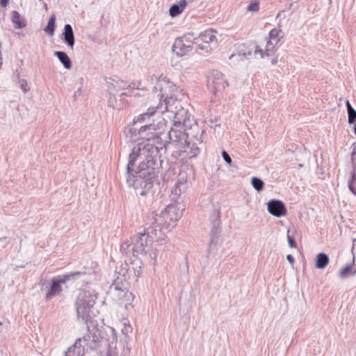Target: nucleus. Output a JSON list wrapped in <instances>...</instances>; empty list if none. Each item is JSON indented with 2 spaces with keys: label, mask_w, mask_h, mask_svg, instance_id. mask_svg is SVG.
I'll list each match as a JSON object with an SVG mask.
<instances>
[{
  "label": "nucleus",
  "mask_w": 356,
  "mask_h": 356,
  "mask_svg": "<svg viewBox=\"0 0 356 356\" xmlns=\"http://www.w3.org/2000/svg\"><path fill=\"white\" fill-rule=\"evenodd\" d=\"M108 90L109 94L115 93L122 90L118 80H113L111 82L108 83Z\"/></svg>",
  "instance_id": "28"
},
{
  "label": "nucleus",
  "mask_w": 356,
  "mask_h": 356,
  "mask_svg": "<svg viewBox=\"0 0 356 356\" xmlns=\"http://www.w3.org/2000/svg\"><path fill=\"white\" fill-rule=\"evenodd\" d=\"M63 282V281L62 280L53 279L50 284H48L46 283V282L42 283V286H45L47 289V292L45 294L46 300H50L60 293L62 291L61 284Z\"/></svg>",
  "instance_id": "14"
},
{
  "label": "nucleus",
  "mask_w": 356,
  "mask_h": 356,
  "mask_svg": "<svg viewBox=\"0 0 356 356\" xmlns=\"http://www.w3.org/2000/svg\"><path fill=\"white\" fill-rule=\"evenodd\" d=\"M156 246V245H155V243L152 244L151 243L147 250H145V252H143L147 257V259L149 261V262L153 265L156 264L159 255V251Z\"/></svg>",
  "instance_id": "17"
},
{
  "label": "nucleus",
  "mask_w": 356,
  "mask_h": 356,
  "mask_svg": "<svg viewBox=\"0 0 356 356\" xmlns=\"http://www.w3.org/2000/svg\"><path fill=\"white\" fill-rule=\"evenodd\" d=\"M11 20L15 24V28L22 29L26 26L25 23L21 19V16L18 12L13 10L11 13Z\"/></svg>",
  "instance_id": "23"
},
{
  "label": "nucleus",
  "mask_w": 356,
  "mask_h": 356,
  "mask_svg": "<svg viewBox=\"0 0 356 356\" xmlns=\"http://www.w3.org/2000/svg\"><path fill=\"white\" fill-rule=\"evenodd\" d=\"M354 133L356 135V122H355V127H354Z\"/></svg>",
  "instance_id": "43"
},
{
  "label": "nucleus",
  "mask_w": 356,
  "mask_h": 356,
  "mask_svg": "<svg viewBox=\"0 0 356 356\" xmlns=\"http://www.w3.org/2000/svg\"><path fill=\"white\" fill-rule=\"evenodd\" d=\"M86 344V340L85 338L78 339L74 345L70 347L65 352V356H83Z\"/></svg>",
  "instance_id": "15"
},
{
  "label": "nucleus",
  "mask_w": 356,
  "mask_h": 356,
  "mask_svg": "<svg viewBox=\"0 0 356 356\" xmlns=\"http://www.w3.org/2000/svg\"><path fill=\"white\" fill-rule=\"evenodd\" d=\"M44 8H45L46 10H47V4H46V3H44Z\"/></svg>",
  "instance_id": "44"
},
{
  "label": "nucleus",
  "mask_w": 356,
  "mask_h": 356,
  "mask_svg": "<svg viewBox=\"0 0 356 356\" xmlns=\"http://www.w3.org/2000/svg\"><path fill=\"white\" fill-rule=\"evenodd\" d=\"M251 184L254 188L257 191H261L263 189L264 184V181L257 177H252Z\"/></svg>",
  "instance_id": "29"
},
{
  "label": "nucleus",
  "mask_w": 356,
  "mask_h": 356,
  "mask_svg": "<svg viewBox=\"0 0 356 356\" xmlns=\"http://www.w3.org/2000/svg\"><path fill=\"white\" fill-rule=\"evenodd\" d=\"M354 263L355 257H353V262L351 264L346 265L339 270V275L341 278H346L356 273V268L355 270L353 268Z\"/></svg>",
  "instance_id": "22"
},
{
  "label": "nucleus",
  "mask_w": 356,
  "mask_h": 356,
  "mask_svg": "<svg viewBox=\"0 0 356 356\" xmlns=\"http://www.w3.org/2000/svg\"><path fill=\"white\" fill-rule=\"evenodd\" d=\"M19 86L24 92H27L29 90V87L27 81L25 79L19 81Z\"/></svg>",
  "instance_id": "32"
},
{
  "label": "nucleus",
  "mask_w": 356,
  "mask_h": 356,
  "mask_svg": "<svg viewBox=\"0 0 356 356\" xmlns=\"http://www.w3.org/2000/svg\"><path fill=\"white\" fill-rule=\"evenodd\" d=\"M277 61H278V58L277 57H275L273 58L272 60H271V64L272 65H275L277 63Z\"/></svg>",
  "instance_id": "40"
},
{
  "label": "nucleus",
  "mask_w": 356,
  "mask_h": 356,
  "mask_svg": "<svg viewBox=\"0 0 356 356\" xmlns=\"http://www.w3.org/2000/svg\"><path fill=\"white\" fill-rule=\"evenodd\" d=\"M108 106L115 109H121L124 106V103L121 101L118 102L114 93L110 94V97L108 98Z\"/></svg>",
  "instance_id": "24"
},
{
  "label": "nucleus",
  "mask_w": 356,
  "mask_h": 356,
  "mask_svg": "<svg viewBox=\"0 0 356 356\" xmlns=\"http://www.w3.org/2000/svg\"><path fill=\"white\" fill-rule=\"evenodd\" d=\"M286 259L291 265L294 264V258L291 254H288Z\"/></svg>",
  "instance_id": "38"
},
{
  "label": "nucleus",
  "mask_w": 356,
  "mask_h": 356,
  "mask_svg": "<svg viewBox=\"0 0 356 356\" xmlns=\"http://www.w3.org/2000/svg\"><path fill=\"white\" fill-rule=\"evenodd\" d=\"M187 5L186 0H180L177 4L172 5L169 9V15L172 17L181 14Z\"/></svg>",
  "instance_id": "18"
},
{
  "label": "nucleus",
  "mask_w": 356,
  "mask_h": 356,
  "mask_svg": "<svg viewBox=\"0 0 356 356\" xmlns=\"http://www.w3.org/2000/svg\"><path fill=\"white\" fill-rule=\"evenodd\" d=\"M348 123L353 124L356 120V111L353 108L348 111Z\"/></svg>",
  "instance_id": "31"
},
{
  "label": "nucleus",
  "mask_w": 356,
  "mask_h": 356,
  "mask_svg": "<svg viewBox=\"0 0 356 356\" xmlns=\"http://www.w3.org/2000/svg\"><path fill=\"white\" fill-rule=\"evenodd\" d=\"M228 86L224 75L218 70H213L208 77V86L214 93L221 92Z\"/></svg>",
  "instance_id": "11"
},
{
  "label": "nucleus",
  "mask_w": 356,
  "mask_h": 356,
  "mask_svg": "<svg viewBox=\"0 0 356 356\" xmlns=\"http://www.w3.org/2000/svg\"><path fill=\"white\" fill-rule=\"evenodd\" d=\"M129 90H146L145 86H144L141 81H135L128 84L127 86Z\"/></svg>",
  "instance_id": "27"
},
{
  "label": "nucleus",
  "mask_w": 356,
  "mask_h": 356,
  "mask_svg": "<svg viewBox=\"0 0 356 356\" xmlns=\"http://www.w3.org/2000/svg\"><path fill=\"white\" fill-rule=\"evenodd\" d=\"M217 32L213 29H208L201 33L198 37L193 39L195 44L198 49L204 52H210L212 50L211 44H216L218 42Z\"/></svg>",
  "instance_id": "8"
},
{
  "label": "nucleus",
  "mask_w": 356,
  "mask_h": 356,
  "mask_svg": "<svg viewBox=\"0 0 356 356\" xmlns=\"http://www.w3.org/2000/svg\"><path fill=\"white\" fill-rule=\"evenodd\" d=\"M64 38L69 47L72 49L74 44V38L72 27L70 24L65 25Z\"/></svg>",
  "instance_id": "19"
},
{
  "label": "nucleus",
  "mask_w": 356,
  "mask_h": 356,
  "mask_svg": "<svg viewBox=\"0 0 356 356\" xmlns=\"http://www.w3.org/2000/svg\"><path fill=\"white\" fill-rule=\"evenodd\" d=\"M289 229L287 230V240L289 243V245L291 248H296V243L292 236H289Z\"/></svg>",
  "instance_id": "34"
},
{
  "label": "nucleus",
  "mask_w": 356,
  "mask_h": 356,
  "mask_svg": "<svg viewBox=\"0 0 356 356\" xmlns=\"http://www.w3.org/2000/svg\"><path fill=\"white\" fill-rule=\"evenodd\" d=\"M114 300L118 305L129 311L134 308V295L126 289H121L115 286L113 291Z\"/></svg>",
  "instance_id": "9"
},
{
  "label": "nucleus",
  "mask_w": 356,
  "mask_h": 356,
  "mask_svg": "<svg viewBox=\"0 0 356 356\" xmlns=\"http://www.w3.org/2000/svg\"><path fill=\"white\" fill-rule=\"evenodd\" d=\"M259 9V5L257 1H252L247 7L248 11L257 12Z\"/></svg>",
  "instance_id": "30"
},
{
  "label": "nucleus",
  "mask_w": 356,
  "mask_h": 356,
  "mask_svg": "<svg viewBox=\"0 0 356 356\" xmlns=\"http://www.w3.org/2000/svg\"><path fill=\"white\" fill-rule=\"evenodd\" d=\"M8 1V0H0V4L2 6H6L7 5Z\"/></svg>",
  "instance_id": "41"
},
{
  "label": "nucleus",
  "mask_w": 356,
  "mask_h": 356,
  "mask_svg": "<svg viewBox=\"0 0 356 356\" xmlns=\"http://www.w3.org/2000/svg\"><path fill=\"white\" fill-rule=\"evenodd\" d=\"M284 34L280 28L277 27L273 29L269 32L268 36L266 38L265 51H263V50L256 44L252 43L251 44L254 49V56L264 58L265 55L267 56L272 55L275 51L276 46L280 42Z\"/></svg>",
  "instance_id": "5"
},
{
  "label": "nucleus",
  "mask_w": 356,
  "mask_h": 356,
  "mask_svg": "<svg viewBox=\"0 0 356 356\" xmlns=\"http://www.w3.org/2000/svg\"><path fill=\"white\" fill-rule=\"evenodd\" d=\"M54 56L58 58L65 69L70 70L72 68L71 60L66 53L63 51H55Z\"/></svg>",
  "instance_id": "21"
},
{
  "label": "nucleus",
  "mask_w": 356,
  "mask_h": 356,
  "mask_svg": "<svg viewBox=\"0 0 356 356\" xmlns=\"http://www.w3.org/2000/svg\"><path fill=\"white\" fill-rule=\"evenodd\" d=\"M329 257L323 252L316 255L315 267L318 269H324L329 264Z\"/></svg>",
  "instance_id": "20"
},
{
  "label": "nucleus",
  "mask_w": 356,
  "mask_h": 356,
  "mask_svg": "<svg viewBox=\"0 0 356 356\" xmlns=\"http://www.w3.org/2000/svg\"><path fill=\"white\" fill-rule=\"evenodd\" d=\"M110 329H111L112 333L114 334L115 337L116 338V333H115V329L113 327H111Z\"/></svg>",
  "instance_id": "42"
},
{
  "label": "nucleus",
  "mask_w": 356,
  "mask_h": 356,
  "mask_svg": "<svg viewBox=\"0 0 356 356\" xmlns=\"http://www.w3.org/2000/svg\"><path fill=\"white\" fill-rule=\"evenodd\" d=\"M346 107H347V111H349L353 109V108L352 107V106L350 104V102L348 100L346 101Z\"/></svg>",
  "instance_id": "39"
},
{
  "label": "nucleus",
  "mask_w": 356,
  "mask_h": 356,
  "mask_svg": "<svg viewBox=\"0 0 356 356\" xmlns=\"http://www.w3.org/2000/svg\"><path fill=\"white\" fill-rule=\"evenodd\" d=\"M193 36V33H188L176 38L172 47V51L179 57L187 55L193 49L195 44Z\"/></svg>",
  "instance_id": "7"
},
{
  "label": "nucleus",
  "mask_w": 356,
  "mask_h": 356,
  "mask_svg": "<svg viewBox=\"0 0 356 356\" xmlns=\"http://www.w3.org/2000/svg\"><path fill=\"white\" fill-rule=\"evenodd\" d=\"M222 158L225 161L226 163H227L228 164H231L232 163V159L229 156V155L227 153V152L223 151L222 152Z\"/></svg>",
  "instance_id": "35"
},
{
  "label": "nucleus",
  "mask_w": 356,
  "mask_h": 356,
  "mask_svg": "<svg viewBox=\"0 0 356 356\" xmlns=\"http://www.w3.org/2000/svg\"><path fill=\"white\" fill-rule=\"evenodd\" d=\"M268 211L273 216L280 218L286 214L285 204L279 200H271L267 203Z\"/></svg>",
  "instance_id": "13"
},
{
  "label": "nucleus",
  "mask_w": 356,
  "mask_h": 356,
  "mask_svg": "<svg viewBox=\"0 0 356 356\" xmlns=\"http://www.w3.org/2000/svg\"><path fill=\"white\" fill-rule=\"evenodd\" d=\"M121 323L122 325V327L121 328L122 334H124L125 337H129V334L132 332L133 330L131 324L127 319H123Z\"/></svg>",
  "instance_id": "25"
},
{
  "label": "nucleus",
  "mask_w": 356,
  "mask_h": 356,
  "mask_svg": "<svg viewBox=\"0 0 356 356\" xmlns=\"http://www.w3.org/2000/svg\"><path fill=\"white\" fill-rule=\"evenodd\" d=\"M97 299L96 290L90 286L81 289L76 300L77 318L88 326L95 316L94 305Z\"/></svg>",
  "instance_id": "2"
},
{
  "label": "nucleus",
  "mask_w": 356,
  "mask_h": 356,
  "mask_svg": "<svg viewBox=\"0 0 356 356\" xmlns=\"http://www.w3.org/2000/svg\"><path fill=\"white\" fill-rule=\"evenodd\" d=\"M108 356H115V355H108Z\"/></svg>",
  "instance_id": "45"
},
{
  "label": "nucleus",
  "mask_w": 356,
  "mask_h": 356,
  "mask_svg": "<svg viewBox=\"0 0 356 356\" xmlns=\"http://www.w3.org/2000/svg\"><path fill=\"white\" fill-rule=\"evenodd\" d=\"M188 188V179L185 173H180L178 179L171 190L170 195L172 201H177Z\"/></svg>",
  "instance_id": "12"
},
{
  "label": "nucleus",
  "mask_w": 356,
  "mask_h": 356,
  "mask_svg": "<svg viewBox=\"0 0 356 356\" xmlns=\"http://www.w3.org/2000/svg\"><path fill=\"white\" fill-rule=\"evenodd\" d=\"M252 54V52L251 51H248V53H243V54H238L237 55H235V54H232L230 57H229V59H232L233 58H236L237 59V60H242L243 57H245V56H250Z\"/></svg>",
  "instance_id": "33"
},
{
  "label": "nucleus",
  "mask_w": 356,
  "mask_h": 356,
  "mask_svg": "<svg viewBox=\"0 0 356 356\" xmlns=\"http://www.w3.org/2000/svg\"><path fill=\"white\" fill-rule=\"evenodd\" d=\"M145 231L149 238V241L152 244L155 243V245H157L165 243L167 234L170 230H166L162 225L155 222L153 226L147 228Z\"/></svg>",
  "instance_id": "10"
},
{
  "label": "nucleus",
  "mask_w": 356,
  "mask_h": 356,
  "mask_svg": "<svg viewBox=\"0 0 356 356\" xmlns=\"http://www.w3.org/2000/svg\"><path fill=\"white\" fill-rule=\"evenodd\" d=\"M118 83L120 85V87L121 88V90H127L128 89L127 86H128V84L127 83H126L125 81H124L123 80H118Z\"/></svg>",
  "instance_id": "36"
},
{
  "label": "nucleus",
  "mask_w": 356,
  "mask_h": 356,
  "mask_svg": "<svg viewBox=\"0 0 356 356\" xmlns=\"http://www.w3.org/2000/svg\"><path fill=\"white\" fill-rule=\"evenodd\" d=\"M135 274L137 275V276H140L142 274V262H138V269L135 270Z\"/></svg>",
  "instance_id": "37"
},
{
  "label": "nucleus",
  "mask_w": 356,
  "mask_h": 356,
  "mask_svg": "<svg viewBox=\"0 0 356 356\" xmlns=\"http://www.w3.org/2000/svg\"><path fill=\"white\" fill-rule=\"evenodd\" d=\"M172 114L175 119L173 125L168 132L169 143L182 147L186 143L187 134L185 132V124L188 118V114L182 108Z\"/></svg>",
  "instance_id": "3"
},
{
  "label": "nucleus",
  "mask_w": 356,
  "mask_h": 356,
  "mask_svg": "<svg viewBox=\"0 0 356 356\" xmlns=\"http://www.w3.org/2000/svg\"><path fill=\"white\" fill-rule=\"evenodd\" d=\"M181 216L182 211L177 205L169 204L159 214L156 215L155 222L162 225L166 230H170Z\"/></svg>",
  "instance_id": "4"
},
{
  "label": "nucleus",
  "mask_w": 356,
  "mask_h": 356,
  "mask_svg": "<svg viewBox=\"0 0 356 356\" xmlns=\"http://www.w3.org/2000/svg\"><path fill=\"white\" fill-rule=\"evenodd\" d=\"M154 79L156 81L154 92L159 104L149 107L146 112L136 117L133 125L127 127L124 131L130 140L138 141L129 154L127 183L135 188L143 189L141 195H145V191L152 187V180L156 176L155 165H157L159 152L165 146L161 135L167 122L165 113L162 112L161 114L157 110L162 108L164 104L166 112L176 113L172 106L177 104L180 92L179 88L165 76H154L152 80Z\"/></svg>",
  "instance_id": "1"
},
{
  "label": "nucleus",
  "mask_w": 356,
  "mask_h": 356,
  "mask_svg": "<svg viewBox=\"0 0 356 356\" xmlns=\"http://www.w3.org/2000/svg\"><path fill=\"white\" fill-rule=\"evenodd\" d=\"M351 177L348 185L349 190L356 196V145H354L351 154Z\"/></svg>",
  "instance_id": "16"
},
{
  "label": "nucleus",
  "mask_w": 356,
  "mask_h": 356,
  "mask_svg": "<svg viewBox=\"0 0 356 356\" xmlns=\"http://www.w3.org/2000/svg\"><path fill=\"white\" fill-rule=\"evenodd\" d=\"M151 243L149 238L145 230L138 232L132 238L131 243H124L121 248L127 252H132L134 254H143Z\"/></svg>",
  "instance_id": "6"
},
{
  "label": "nucleus",
  "mask_w": 356,
  "mask_h": 356,
  "mask_svg": "<svg viewBox=\"0 0 356 356\" xmlns=\"http://www.w3.org/2000/svg\"><path fill=\"white\" fill-rule=\"evenodd\" d=\"M55 16L52 15L48 22L47 27L44 29V31L51 36L54 35L55 30Z\"/></svg>",
  "instance_id": "26"
}]
</instances>
